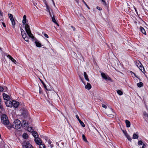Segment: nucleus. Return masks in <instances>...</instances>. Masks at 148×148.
Segmentation results:
<instances>
[{
	"label": "nucleus",
	"instance_id": "1",
	"mask_svg": "<svg viewBox=\"0 0 148 148\" xmlns=\"http://www.w3.org/2000/svg\"><path fill=\"white\" fill-rule=\"evenodd\" d=\"M1 119L2 123L6 125L8 129H10L12 128V125L10 123L8 117L6 115L3 114L1 116Z\"/></svg>",
	"mask_w": 148,
	"mask_h": 148
},
{
	"label": "nucleus",
	"instance_id": "2",
	"mask_svg": "<svg viewBox=\"0 0 148 148\" xmlns=\"http://www.w3.org/2000/svg\"><path fill=\"white\" fill-rule=\"evenodd\" d=\"M22 126L21 122L18 119L15 120L13 123L12 127L16 129H18L21 128Z\"/></svg>",
	"mask_w": 148,
	"mask_h": 148
},
{
	"label": "nucleus",
	"instance_id": "3",
	"mask_svg": "<svg viewBox=\"0 0 148 148\" xmlns=\"http://www.w3.org/2000/svg\"><path fill=\"white\" fill-rule=\"evenodd\" d=\"M25 28L26 32L28 36L32 38H34V36L32 34L29 26L28 24H25Z\"/></svg>",
	"mask_w": 148,
	"mask_h": 148
},
{
	"label": "nucleus",
	"instance_id": "4",
	"mask_svg": "<svg viewBox=\"0 0 148 148\" xmlns=\"http://www.w3.org/2000/svg\"><path fill=\"white\" fill-rule=\"evenodd\" d=\"M136 65L142 71V72L143 73H144L145 72V71L144 67L141 63L140 62H139Z\"/></svg>",
	"mask_w": 148,
	"mask_h": 148
},
{
	"label": "nucleus",
	"instance_id": "5",
	"mask_svg": "<svg viewBox=\"0 0 148 148\" xmlns=\"http://www.w3.org/2000/svg\"><path fill=\"white\" fill-rule=\"evenodd\" d=\"M102 78L108 80L109 81H111V78L108 76H106L105 74L103 73H102L101 74Z\"/></svg>",
	"mask_w": 148,
	"mask_h": 148
},
{
	"label": "nucleus",
	"instance_id": "6",
	"mask_svg": "<svg viewBox=\"0 0 148 148\" xmlns=\"http://www.w3.org/2000/svg\"><path fill=\"white\" fill-rule=\"evenodd\" d=\"M5 103L7 106L11 107L12 106V101L10 100L6 101Z\"/></svg>",
	"mask_w": 148,
	"mask_h": 148
},
{
	"label": "nucleus",
	"instance_id": "7",
	"mask_svg": "<svg viewBox=\"0 0 148 148\" xmlns=\"http://www.w3.org/2000/svg\"><path fill=\"white\" fill-rule=\"evenodd\" d=\"M81 80L82 81V82L85 85V88L86 89H87L88 90H90L91 88V86L90 84L88 83H87V85H86V84L84 83V81H83L82 79L81 78Z\"/></svg>",
	"mask_w": 148,
	"mask_h": 148
},
{
	"label": "nucleus",
	"instance_id": "8",
	"mask_svg": "<svg viewBox=\"0 0 148 148\" xmlns=\"http://www.w3.org/2000/svg\"><path fill=\"white\" fill-rule=\"evenodd\" d=\"M108 115L111 116V117H112L114 116V114H115V113L113 112L112 108H110L108 110Z\"/></svg>",
	"mask_w": 148,
	"mask_h": 148
},
{
	"label": "nucleus",
	"instance_id": "9",
	"mask_svg": "<svg viewBox=\"0 0 148 148\" xmlns=\"http://www.w3.org/2000/svg\"><path fill=\"white\" fill-rule=\"evenodd\" d=\"M34 141L35 143L38 145H39L42 143V141L41 140V139L38 138V137L34 139Z\"/></svg>",
	"mask_w": 148,
	"mask_h": 148
},
{
	"label": "nucleus",
	"instance_id": "10",
	"mask_svg": "<svg viewBox=\"0 0 148 148\" xmlns=\"http://www.w3.org/2000/svg\"><path fill=\"white\" fill-rule=\"evenodd\" d=\"M12 106L15 108L17 107L19 104V102L14 100L12 101Z\"/></svg>",
	"mask_w": 148,
	"mask_h": 148
},
{
	"label": "nucleus",
	"instance_id": "11",
	"mask_svg": "<svg viewBox=\"0 0 148 148\" xmlns=\"http://www.w3.org/2000/svg\"><path fill=\"white\" fill-rule=\"evenodd\" d=\"M3 97L4 99L6 101L10 99V97L9 95L5 93L3 94Z\"/></svg>",
	"mask_w": 148,
	"mask_h": 148
},
{
	"label": "nucleus",
	"instance_id": "12",
	"mask_svg": "<svg viewBox=\"0 0 148 148\" xmlns=\"http://www.w3.org/2000/svg\"><path fill=\"white\" fill-rule=\"evenodd\" d=\"M20 111L21 113V115L23 116H25L26 115V111L24 108H23L21 109L20 110Z\"/></svg>",
	"mask_w": 148,
	"mask_h": 148
},
{
	"label": "nucleus",
	"instance_id": "13",
	"mask_svg": "<svg viewBox=\"0 0 148 148\" xmlns=\"http://www.w3.org/2000/svg\"><path fill=\"white\" fill-rule=\"evenodd\" d=\"M76 118L78 119V121H79V122L80 123L81 125L83 127H84L85 126V125L84 124V123H83V122L82 121L79 119V117L78 116V115H76Z\"/></svg>",
	"mask_w": 148,
	"mask_h": 148
},
{
	"label": "nucleus",
	"instance_id": "14",
	"mask_svg": "<svg viewBox=\"0 0 148 148\" xmlns=\"http://www.w3.org/2000/svg\"><path fill=\"white\" fill-rule=\"evenodd\" d=\"M24 148H34V147L30 144L27 143Z\"/></svg>",
	"mask_w": 148,
	"mask_h": 148
},
{
	"label": "nucleus",
	"instance_id": "15",
	"mask_svg": "<svg viewBox=\"0 0 148 148\" xmlns=\"http://www.w3.org/2000/svg\"><path fill=\"white\" fill-rule=\"evenodd\" d=\"M7 57L13 62H14L15 64H16V60H15L11 56H10V55H8Z\"/></svg>",
	"mask_w": 148,
	"mask_h": 148
},
{
	"label": "nucleus",
	"instance_id": "16",
	"mask_svg": "<svg viewBox=\"0 0 148 148\" xmlns=\"http://www.w3.org/2000/svg\"><path fill=\"white\" fill-rule=\"evenodd\" d=\"M84 77L85 78V79L88 82H89V79L88 78V76L87 75V74L85 72H84Z\"/></svg>",
	"mask_w": 148,
	"mask_h": 148
},
{
	"label": "nucleus",
	"instance_id": "17",
	"mask_svg": "<svg viewBox=\"0 0 148 148\" xmlns=\"http://www.w3.org/2000/svg\"><path fill=\"white\" fill-rule=\"evenodd\" d=\"M125 123L126 124V127H129L130 126V122L128 120H125Z\"/></svg>",
	"mask_w": 148,
	"mask_h": 148
},
{
	"label": "nucleus",
	"instance_id": "18",
	"mask_svg": "<svg viewBox=\"0 0 148 148\" xmlns=\"http://www.w3.org/2000/svg\"><path fill=\"white\" fill-rule=\"evenodd\" d=\"M26 16L25 15H24L23 16V20L22 21V23L23 25H25V23H26Z\"/></svg>",
	"mask_w": 148,
	"mask_h": 148
},
{
	"label": "nucleus",
	"instance_id": "19",
	"mask_svg": "<svg viewBox=\"0 0 148 148\" xmlns=\"http://www.w3.org/2000/svg\"><path fill=\"white\" fill-rule=\"evenodd\" d=\"M144 117L146 120H148V114L145 112H143Z\"/></svg>",
	"mask_w": 148,
	"mask_h": 148
},
{
	"label": "nucleus",
	"instance_id": "20",
	"mask_svg": "<svg viewBox=\"0 0 148 148\" xmlns=\"http://www.w3.org/2000/svg\"><path fill=\"white\" fill-rule=\"evenodd\" d=\"M32 134L34 137L36 138L38 137V134L35 131H34L32 132Z\"/></svg>",
	"mask_w": 148,
	"mask_h": 148
},
{
	"label": "nucleus",
	"instance_id": "21",
	"mask_svg": "<svg viewBox=\"0 0 148 148\" xmlns=\"http://www.w3.org/2000/svg\"><path fill=\"white\" fill-rule=\"evenodd\" d=\"M11 21L12 23V27L13 28L15 27V22L14 21V19L11 20Z\"/></svg>",
	"mask_w": 148,
	"mask_h": 148
},
{
	"label": "nucleus",
	"instance_id": "22",
	"mask_svg": "<svg viewBox=\"0 0 148 148\" xmlns=\"http://www.w3.org/2000/svg\"><path fill=\"white\" fill-rule=\"evenodd\" d=\"M140 31L142 32L143 33V34H145L146 32L144 29L142 27H140Z\"/></svg>",
	"mask_w": 148,
	"mask_h": 148
},
{
	"label": "nucleus",
	"instance_id": "23",
	"mask_svg": "<svg viewBox=\"0 0 148 148\" xmlns=\"http://www.w3.org/2000/svg\"><path fill=\"white\" fill-rule=\"evenodd\" d=\"M35 43L37 47H41V45L40 42L36 41Z\"/></svg>",
	"mask_w": 148,
	"mask_h": 148
},
{
	"label": "nucleus",
	"instance_id": "24",
	"mask_svg": "<svg viewBox=\"0 0 148 148\" xmlns=\"http://www.w3.org/2000/svg\"><path fill=\"white\" fill-rule=\"evenodd\" d=\"M102 2V4L106 6V8H108V7L107 6L105 0H101Z\"/></svg>",
	"mask_w": 148,
	"mask_h": 148
},
{
	"label": "nucleus",
	"instance_id": "25",
	"mask_svg": "<svg viewBox=\"0 0 148 148\" xmlns=\"http://www.w3.org/2000/svg\"><path fill=\"white\" fill-rule=\"evenodd\" d=\"M82 137L83 140H84V141L86 143H88V142L87 141L85 136L84 134L82 135Z\"/></svg>",
	"mask_w": 148,
	"mask_h": 148
},
{
	"label": "nucleus",
	"instance_id": "26",
	"mask_svg": "<svg viewBox=\"0 0 148 148\" xmlns=\"http://www.w3.org/2000/svg\"><path fill=\"white\" fill-rule=\"evenodd\" d=\"M23 124L24 127L27 126L28 125L27 123H26V121L25 120H23Z\"/></svg>",
	"mask_w": 148,
	"mask_h": 148
},
{
	"label": "nucleus",
	"instance_id": "27",
	"mask_svg": "<svg viewBox=\"0 0 148 148\" xmlns=\"http://www.w3.org/2000/svg\"><path fill=\"white\" fill-rule=\"evenodd\" d=\"M52 21L54 22V23L57 24V25L59 26L58 24L56 22V21L55 18L54 16L53 15V17H52Z\"/></svg>",
	"mask_w": 148,
	"mask_h": 148
},
{
	"label": "nucleus",
	"instance_id": "28",
	"mask_svg": "<svg viewBox=\"0 0 148 148\" xmlns=\"http://www.w3.org/2000/svg\"><path fill=\"white\" fill-rule=\"evenodd\" d=\"M137 86L139 87H141L143 86V84L142 82H140L137 84Z\"/></svg>",
	"mask_w": 148,
	"mask_h": 148
},
{
	"label": "nucleus",
	"instance_id": "29",
	"mask_svg": "<svg viewBox=\"0 0 148 148\" xmlns=\"http://www.w3.org/2000/svg\"><path fill=\"white\" fill-rule=\"evenodd\" d=\"M125 136L130 141V142H131L132 139L128 134Z\"/></svg>",
	"mask_w": 148,
	"mask_h": 148
},
{
	"label": "nucleus",
	"instance_id": "30",
	"mask_svg": "<svg viewBox=\"0 0 148 148\" xmlns=\"http://www.w3.org/2000/svg\"><path fill=\"white\" fill-rule=\"evenodd\" d=\"M8 15L10 20L14 19L13 16L12 14L9 13L8 14Z\"/></svg>",
	"mask_w": 148,
	"mask_h": 148
},
{
	"label": "nucleus",
	"instance_id": "31",
	"mask_svg": "<svg viewBox=\"0 0 148 148\" xmlns=\"http://www.w3.org/2000/svg\"><path fill=\"white\" fill-rule=\"evenodd\" d=\"M39 147L40 148H45V146L43 144L41 143L39 145Z\"/></svg>",
	"mask_w": 148,
	"mask_h": 148
},
{
	"label": "nucleus",
	"instance_id": "32",
	"mask_svg": "<svg viewBox=\"0 0 148 148\" xmlns=\"http://www.w3.org/2000/svg\"><path fill=\"white\" fill-rule=\"evenodd\" d=\"M138 137V136L136 134H134L133 135V138L134 139H135L137 138Z\"/></svg>",
	"mask_w": 148,
	"mask_h": 148
},
{
	"label": "nucleus",
	"instance_id": "33",
	"mask_svg": "<svg viewBox=\"0 0 148 148\" xmlns=\"http://www.w3.org/2000/svg\"><path fill=\"white\" fill-rule=\"evenodd\" d=\"M28 137L27 134L26 133H24L23 135V138L26 139Z\"/></svg>",
	"mask_w": 148,
	"mask_h": 148
},
{
	"label": "nucleus",
	"instance_id": "34",
	"mask_svg": "<svg viewBox=\"0 0 148 148\" xmlns=\"http://www.w3.org/2000/svg\"><path fill=\"white\" fill-rule=\"evenodd\" d=\"M117 93L119 95H121L123 94L122 92L120 90H117Z\"/></svg>",
	"mask_w": 148,
	"mask_h": 148
},
{
	"label": "nucleus",
	"instance_id": "35",
	"mask_svg": "<svg viewBox=\"0 0 148 148\" xmlns=\"http://www.w3.org/2000/svg\"><path fill=\"white\" fill-rule=\"evenodd\" d=\"M78 16L80 18V19H82L84 18V16L82 15V14H79V15H78Z\"/></svg>",
	"mask_w": 148,
	"mask_h": 148
},
{
	"label": "nucleus",
	"instance_id": "36",
	"mask_svg": "<svg viewBox=\"0 0 148 148\" xmlns=\"http://www.w3.org/2000/svg\"><path fill=\"white\" fill-rule=\"evenodd\" d=\"M0 108H1V110H3V105L1 104V99L0 98Z\"/></svg>",
	"mask_w": 148,
	"mask_h": 148
},
{
	"label": "nucleus",
	"instance_id": "37",
	"mask_svg": "<svg viewBox=\"0 0 148 148\" xmlns=\"http://www.w3.org/2000/svg\"><path fill=\"white\" fill-rule=\"evenodd\" d=\"M20 29L21 32V35H22L24 34V33H25L24 30H23V29L21 28L20 27Z\"/></svg>",
	"mask_w": 148,
	"mask_h": 148
},
{
	"label": "nucleus",
	"instance_id": "38",
	"mask_svg": "<svg viewBox=\"0 0 148 148\" xmlns=\"http://www.w3.org/2000/svg\"><path fill=\"white\" fill-rule=\"evenodd\" d=\"M42 34L44 35L45 37L47 38H49V36H48V35L46 34L44 32H42Z\"/></svg>",
	"mask_w": 148,
	"mask_h": 148
},
{
	"label": "nucleus",
	"instance_id": "39",
	"mask_svg": "<svg viewBox=\"0 0 148 148\" xmlns=\"http://www.w3.org/2000/svg\"><path fill=\"white\" fill-rule=\"evenodd\" d=\"M122 132L125 135V136L127 134H128V133H127V131L126 130H122Z\"/></svg>",
	"mask_w": 148,
	"mask_h": 148
},
{
	"label": "nucleus",
	"instance_id": "40",
	"mask_svg": "<svg viewBox=\"0 0 148 148\" xmlns=\"http://www.w3.org/2000/svg\"><path fill=\"white\" fill-rule=\"evenodd\" d=\"M122 132L125 135V136L127 134H128V133H127V131L126 130H122Z\"/></svg>",
	"mask_w": 148,
	"mask_h": 148
},
{
	"label": "nucleus",
	"instance_id": "41",
	"mask_svg": "<svg viewBox=\"0 0 148 148\" xmlns=\"http://www.w3.org/2000/svg\"><path fill=\"white\" fill-rule=\"evenodd\" d=\"M143 144V142L141 140H139L138 142V144L139 145H141Z\"/></svg>",
	"mask_w": 148,
	"mask_h": 148
},
{
	"label": "nucleus",
	"instance_id": "42",
	"mask_svg": "<svg viewBox=\"0 0 148 148\" xmlns=\"http://www.w3.org/2000/svg\"><path fill=\"white\" fill-rule=\"evenodd\" d=\"M22 36L23 39L27 37V35L25 33H24V34L22 35Z\"/></svg>",
	"mask_w": 148,
	"mask_h": 148
},
{
	"label": "nucleus",
	"instance_id": "43",
	"mask_svg": "<svg viewBox=\"0 0 148 148\" xmlns=\"http://www.w3.org/2000/svg\"><path fill=\"white\" fill-rule=\"evenodd\" d=\"M24 40L26 41L27 42H28L29 40H28V37H26L24 38Z\"/></svg>",
	"mask_w": 148,
	"mask_h": 148
},
{
	"label": "nucleus",
	"instance_id": "44",
	"mask_svg": "<svg viewBox=\"0 0 148 148\" xmlns=\"http://www.w3.org/2000/svg\"><path fill=\"white\" fill-rule=\"evenodd\" d=\"M39 93L40 94H41L42 92V90L41 88V87L40 86H39Z\"/></svg>",
	"mask_w": 148,
	"mask_h": 148
},
{
	"label": "nucleus",
	"instance_id": "45",
	"mask_svg": "<svg viewBox=\"0 0 148 148\" xmlns=\"http://www.w3.org/2000/svg\"><path fill=\"white\" fill-rule=\"evenodd\" d=\"M43 86H44V88L46 90H51V89H48L47 88V86H46V85H45V84H44V85H43Z\"/></svg>",
	"mask_w": 148,
	"mask_h": 148
},
{
	"label": "nucleus",
	"instance_id": "46",
	"mask_svg": "<svg viewBox=\"0 0 148 148\" xmlns=\"http://www.w3.org/2000/svg\"><path fill=\"white\" fill-rule=\"evenodd\" d=\"M46 8H47V10L48 12H49L50 11L49 8V7L47 5H46Z\"/></svg>",
	"mask_w": 148,
	"mask_h": 148
},
{
	"label": "nucleus",
	"instance_id": "47",
	"mask_svg": "<svg viewBox=\"0 0 148 148\" xmlns=\"http://www.w3.org/2000/svg\"><path fill=\"white\" fill-rule=\"evenodd\" d=\"M147 144H143L142 147H143V148H146L147 146Z\"/></svg>",
	"mask_w": 148,
	"mask_h": 148
},
{
	"label": "nucleus",
	"instance_id": "48",
	"mask_svg": "<svg viewBox=\"0 0 148 148\" xmlns=\"http://www.w3.org/2000/svg\"><path fill=\"white\" fill-rule=\"evenodd\" d=\"M97 9L98 10H102L101 8L99 6H97Z\"/></svg>",
	"mask_w": 148,
	"mask_h": 148
},
{
	"label": "nucleus",
	"instance_id": "49",
	"mask_svg": "<svg viewBox=\"0 0 148 148\" xmlns=\"http://www.w3.org/2000/svg\"><path fill=\"white\" fill-rule=\"evenodd\" d=\"M134 22L136 24L137 23H139V21H137L136 20L134 21Z\"/></svg>",
	"mask_w": 148,
	"mask_h": 148
},
{
	"label": "nucleus",
	"instance_id": "50",
	"mask_svg": "<svg viewBox=\"0 0 148 148\" xmlns=\"http://www.w3.org/2000/svg\"><path fill=\"white\" fill-rule=\"evenodd\" d=\"M102 106L103 107L105 108V109H106L107 108L106 106L104 104H102Z\"/></svg>",
	"mask_w": 148,
	"mask_h": 148
},
{
	"label": "nucleus",
	"instance_id": "51",
	"mask_svg": "<svg viewBox=\"0 0 148 148\" xmlns=\"http://www.w3.org/2000/svg\"><path fill=\"white\" fill-rule=\"evenodd\" d=\"M3 88L2 87L0 86V91H3Z\"/></svg>",
	"mask_w": 148,
	"mask_h": 148
},
{
	"label": "nucleus",
	"instance_id": "52",
	"mask_svg": "<svg viewBox=\"0 0 148 148\" xmlns=\"http://www.w3.org/2000/svg\"><path fill=\"white\" fill-rule=\"evenodd\" d=\"M71 27L72 28L73 30L74 31L75 30V29L73 26H72Z\"/></svg>",
	"mask_w": 148,
	"mask_h": 148
},
{
	"label": "nucleus",
	"instance_id": "53",
	"mask_svg": "<svg viewBox=\"0 0 148 148\" xmlns=\"http://www.w3.org/2000/svg\"><path fill=\"white\" fill-rule=\"evenodd\" d=\"M2 24H3V26L4 27H6L5 25V24L4 23H2Z\"/></svg>",
	"mask_w": 148,
	"mask_h": 148
},
{
	"label": "nucleus",
	"instance_id": "54",
	"mask_svg": "<svg viewBox=\"0 0 148 148\" xmlns=\"http://www.w3.org/2000/svg\"><path fill=\"white\" fill-rule=\"evenodd\" d=\"M49 15H50V16H51V17H52V15H51V13L50 12V11H49Z\"/></svg>",
	"mask_w": 148,
	"mask_h": 148
},
{
	"label": "nucleus",
	"instance_id": "55",
	"mask_svg": "<svg viewBox=\"0 0 148 148\" xmlns=\"http://www.w3.org/2000/svg\"><path fill=\"white\" fill-rule=\"evenodd\" d=\"M40 81L41 82V83H42V84L43 85H44V84H44V82L41 80H40Z\"/></svg>",
	"mask_w": 148,
	"mask_h": 148
},
{
	"label": "nucleus",
	"instance_id": "56",
	"mask_svg": "<svg viewBox=\"0 0 148 148\" xmlns=\"http://www.w3.org/2000/svg\"><path fill=\"white\" fill-rule=\"evenodd\" d=\"M52 2H53V5H54V6H55V3H54V1L53 0H52Z\"/></svg>",
	"mask_w": 148,
	"mask_h": 148
},
{
	"label": "nucleus",
	"instance_id": "57",
	"mask_svg": "<svg viewBox=\"0 0 148 148\" xmlns=\"http://www.w3.org/2000/svg\"><path fill=\"white\" fill-rule=\"evenodd\" d=\"M77 2V3H79V0H75Z\"/></svg>",
	"mask_w": 148,
	"mask_h": 148
},
{
	"label": "nucleus",
	"instance_id": "58",
	"mask_svg": "<svg viewBox=\"0 0 148 148\" xmlns=\"http://www.w3.org/2000/svg\"><path fill=\"white\" fill-rule=\"evenodd\" d=\"M145 107H146V109H147V106L146 105H145Z\"/></svg>",
	"mask_w": 148,
	"mask_h": 148
},
{
	"label": "nucleus",
	"instance_id": "59",
	"mask_svg": "<svg viewBox=\"0 0 148 148\" xmlns=\"http://www.w3.org/2000/svg\"><path fill=\"white\" fill-rule=\"evenodd\" d=\"M83 2L84 3V4H86V3L85 1H84L83 0H82Z\"/></svg>",
	"mask_w": 148,
	"mask_h": 148
},
{
	"label": "nucleus",
	"instance_id": "60",
	"mask_svg": "<svg viewBox=\"0 0 148 148\" xmlns=\"http://www.w3.org/2000/svg\"><path fill=\"white\" fill-rule=\"evenodd\" d=\"M133 73L134 74V75H135V77H137L136 76V74H135L134 73Z\"/></svg>",
	"mask_w": 148,
	"mask_h": 148
},
{
	"label": "nucleus",
	"instance_id": "61",
	"mask_svg": "<svg viewBox=\"0 0 148 148\" xmlns=\"http://www.w3.org/2000/svg\"><path fill=\"white\" fill-rule=\"evenodd\" d=\"M73 53L74 54H76V53L74 52H73Z\"/></svg>",
	"mask_w": 148,
	"mask_h": 148
},
{
	"label": "nucleus",
	"instance_id": "62",
	"mask_svg": "<svg viewBox=\"0 0 148 148\" xmlns=\"http://www.w3.org/2000/svg\"><path fill=\"white\" fill-rule=\"evenodd\" d=\"M85 4V5L87 6H88V5H87V4L86 3V4Z\"/></svg>",
	"mask_w": 148,
	"mask_h": 148
},
{
	"label": "nucleus",
	"instance_id": "63",
	"mask_svg": "<svg viewBox=\"0 0 148 148\" xmlns=\"http://www.w3.org/2000/svg\"><path fill=\"white\" fill-rule=\"evenodd\" d=\"M51 142H50L49 141V144H51Z\"/></svg>",
	"mask_w": 148,
	"mask_h": 148
},
{
	"label": "nucleus",
	"instance_id": "64",
	"mask_svg": "<svg viewBox=\"0 0 148 148\" xmlns=\"http://www.w3.org/2000/svg\"><path fill=\"white\" fill-rule=\"evenodd\" d=\"M142 148H143V147H142Z\"/></svg>",
	"mask_w": 148,
	"mask_h": 148
}]
</instances>
